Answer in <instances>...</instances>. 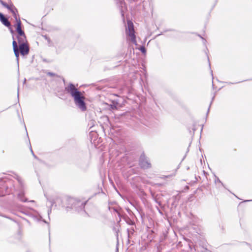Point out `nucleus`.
<instances>
[{
  "mask_svg": "<svg viewBox=\"0 0 252 252\" xmlns=\"http://www.w3.org/2000/svg\"><path fill=\"white\" fill-rule=\"evenodd\" d=\"M65 91L73 97L75 103L82 111H85L87 110V106L85 102V97L74 85L69 84L65 87Z\"/></svg>",
  "mask_w": 252,
  "mask_h": 252,
  "instance_id": "obj_1",
  "label": "nucleus"
},
{
  "mask_svg": "<svg viewBox=\"0 0 252 252\" xmlns=\"http://www.w3.org/2000/svg\"><path fill=\"white\" fill-rule=\"evenodd\" d=\"M126 33L130 41L136 44L135 32L134 28V25L130 20H127V26L126 28Z\"/></svg>",
  "mask_w": 252,
  "mask_h": 252,
  "instance_id": "obj_2",
  "label": "nucleus"
},
{
  "mask_svg": "<svg viewBox=\"0 0 252 252\" xmlns=\"http://www.w3.org/2000/svg\"><path fill=\"white\" fill-rule=\"evenodd\" d=\"M16 24L15 25V27L16 30V32L18 33L17 39L18 41H23L26 40V36L24 32L22 30V23L20 18H16L15 20Z\"/></svg>",
  "mask_w": 252,
  "mask_h": 252,
  "instance_id": "obj_3",
  "label": "nucleus"
},
{
  "mask_svg": "<svg viewBox=\"0 0 252 252\" xmlns=\"http://www.w3.org/2000/svg\"><path fill=\"white\" fill-rule=\"evenodd\" d=\"M18 41L19 44V50L21 55L23 56L28 55L29 53V47L27 43V39L23 41H21L20 40Z\"/></svg>",
  "mask_w": 252,
  "mask_h": 252,
  "instance_id": "obj_4",
  "label": "nucleus"
},
{
  "mask_svg": "<svg viewBox=\"0 0 252 252\" xmlns=\"http://www.w3.org/2000/svg\"><path fill=\"white\" fill-rule=\"evenodd\" d=\"M139 164L140 166L143 168H148L151 166V164L148 162L147 159L144 156L140 157Z\"/></svg>",
  "mask_w": 252,
  "mask_h": 252,
  "instance_id": "obj_5",
  "label": "nucleus"
},
{
  "mask_svg": "<svg viewBox=\"0 0 252 252\" xmlns=\"http://www.w3.org/2000/svg\"><path fill=\"white\" fill-rule=\"evenodd\" d=\"M8 9L9 10V11L12 13L15 18V20H16V18H20L18 14V11L17 9L13 4H10Z\"/></svg>",
  "mask_w": 252,
  "mask_h": 252,
  "instance_id": "obj_6",
  "label": "nucleus"
},
{
  "mask_svg": "<svg viewBox=\"0 0 252 252\" xmlns=\"http://www.w3.org/2000/svg\"><path fill=\"white\" fill-rule=\"evenodd\" d=\"M0 20L1 22L6 27H10L11 26L10 23L8 19L4 16V15L0 13Z\"/></svg>",
  "mask_w": 252,
  "mask_h": 252,
  "instance_id": "obj_7",
  "label": "nucleus"
},
{
  "mask_svg": "<svg viewBox=\"0 0 252 252\" xmlns=\"http://www.w3.org/2000/svg\"><path fill=\"white\" fill-rule=\"evenodd\" d=\"M12 45L13 48V51L14 52V54L16 57L17 59H18L19 56V50L18 47L17 43L15 40H13L12 42Z\"/></svg>",
  "mask_w": 252,
  "mask_h": 252,
  "instance_id": "obj_8",
  "label": "nucleus"
},
{
  "mask_svg": "<svg viewBox=\"0 0 252 252\" xmlns=\"http://www.w3.org/2000/svg\"><path fill=\"white\" fill-rule=\"evenodd\" d=\"M0 3L5 7H6V8H8L9 7V6L10 5H8L7 4V3H6L5 2H3V1L2 0H0Z\"/></svg>",
  "mask_w": 252,
  "mask_h": 252,
  "instance_id": "obj_9",
  "label": "nucleus"
},
{
  "mask_svg": "<svg viewBox=\"0 0 252 252\" xmlns=\"http://www.w3.org/2000/svg\"><path fill=\"white\" fill-rule=\"evenodd\" d=\"M47 74L50 76H57L58 75L54 73H52V72H48L47 73Z\"/></svg>",
  "mask_w": 252,
  "mask_h": 252,
  "instance_id": "obj_10",
  "label": "nucleus"
},
{
  "mask_svg": "<svg viewBox=\"0 0 252 252\" xmlns=\"http://www.w3.org/2000/svg\"><path fill=\"white\" fill-rule=\"evenodd\" d=\"M140 50H141L143 53H145V52H146L145 48L144 47H141V48H140Z\"/></svg>",
  "mask_w": 252,
  "mask_h": 252,
  "instance_id": "obj_11",
  "label": "nucleus"
},
{
  "mask_svg": "<svg viewBox=\"0 0 252 252\" xmlns=\"http://www.w3.org/2000/svg\"><path fill=\"white\" fill-rule=\"evenodd\" d=\"M194 127H195V126H194V125H192V126H191V128L193 130V132H194L195 131V130Z\"/></svg>",
  "mask_w": 252,
  "mask_h": 252,
  "instance_id": "obj_12",
  "label": "nucleus"
}]
</instances>
